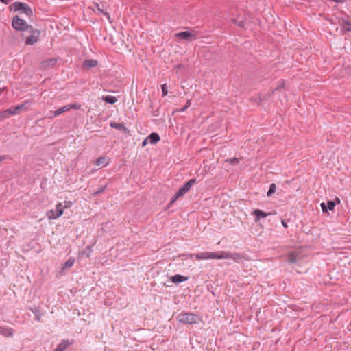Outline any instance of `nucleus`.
<instances>
[{
    "label": "nucleus",
    "instance_id": "15",
    "mask_svg": "<svg viewBox=\"0 0 351 351\" xmlns=\"http://www.w3.org/2000/svg\"><path fill=\"white\" fill-rule=\"evenodd\" d=\"M73 341H69V340H62L61 343H60L56 348L53 351H64L70 345H72Z\"/></svg>",
    "mask_w": 351,
    "mask_h": 351
},
{
    "label": "nucleus",
    "instance_id": "26",
    "mask_svg": "<svg viewBox=\"0 0 351 351\" xmlns=\"http://www.w3.org/2000/svg\"><path fill=\"white\" fill-rule=\"evenodd\" d=\"M341 26L346 32H351V22L348 19H341Z\"/></svg>",
    "mask_w": 351,
    "mask_h": 351
},
{
    "label": "nucleus",
    "instance_id": "8",
    "mask_svg": "<svg viewBox=\"0 0 351 351\" xmlns=\"http://www.w3.org/2000/svg\"><path fill=\"white\" fill-rule=\"evenodd\" d=\"M175 36L180 39L185 40L188 42H192L197 38V32L192 30L191 32H181L175 34Z\"/></svg>",
    "mask_w": 351,
    "mask_h": 351
},
{
    "label": "nucleus",
    "instance_id": "33",
    "mask_svg": "<svg viewBox=\"0 0 351 351\" xmlns=\"http://www.w3.org/2000/svg\"><path fill=\"white\" fill-rule=\"evenodd\" d=\"M161 88H162V97H165L167 95L168 93V86L167 85V84H164L162 85L161 86Z\"/></svg>",
    "mask_w": 351,
    "mask_h": 351
},
{
    "label": "nucleus",
    "instance_id": "22",
    "mask_svg": "<svg viewBox=\"0 0 351 351\" xmlns=\"http://www.w3.org/2000/svg\"><path fill=\"white\" fill-rule=\"evenodd\" d=\"M56 62H57V59L49 58V59L44 60L41 62V66L43 69H47V68H49L50 66L55 65Z\"/></svg>",
    "mask_w": 351,
    "mask_h": 351
},
{
    "label": "nucleus",
    "instance_id": "5",
    "mask_svg": "<svg viewBox=\"0 0 351 351\" xmlns=\"http://www.w3.org/2000/svg\"><path fill=\"white\" fill-rule=\"evenodd\" d=\"M12 26L17 31H26L32 27V25H29L25 20L22 19L19 16L13 17Z\"/></svg>",
    "mask_w": 351,
    "mask_h": 351
},
{
    "label": "nucleus",
    "instance_id": "46",
    "mask_svg": "<svg viewBox=\"0 0 351 351\" xmlns=\"http://www.w3.org/2000/svg\"><path fill=\"white\" fill-rule=\"evenodd\" d=\"M86 249H90V246H87Z\"/></svg>",
    "mask_w": 351,
    "mask_h": 351
},
{
    "label": "nucleus",
    "instance_id": "17",
    "mask_svg": "<svg viewBox=\"0 0 351 351\" xmlns=\"http://www.w3.org/2000/svg\"><path fill=\"white\" fill-rule=\"evenodd\" d=\"M0 334L5 337H10L13 336L14 330L10 328L0 326Z\"/></svg>",
    "mask_w": 351,
    "mask_h": 351
},
{
    "label": "nucleus",
    "instance_id": "31",
    "mask_svg": "<svg viewBox=\"0 0 351 351\" xmlns=\"http://www.w3.org/2000/svg\"><path fill=\"white\" fill-rule=\"evenodd\" d=\"M227 162L230 163L231 165H237L239 163V159L238 158H229L226 160Z\"/></svg>",
    "mask_w": 351,
    "mask_h": 351
},
{
    "label": "nucleus",
    "instance_id": "42",
    "mask_svg": "<svg viewBox=\"0 0 351 351\" xmlns=\"http://www.w3.org/2000/svg\"><path fill=\"white\" fill-rule=\"evenodd\" d=\"M147 140H149V138H147V137L144 139V141H143V143H142L143 146H145L147 143Z\"/></svg>",
    "mask_w": 351,
    "mask_h": 351
},
{
    "label": "nucleus",
    "instance_id": "29",
    "mask_svg": "<svg viewBox=\"0 0 351 351\" xmlns=\"http://www.w3.org/2000/svg\"><path fill=\"white\" fill-rule=\"evenodd\" d=\"M31 311L35 315L36 319L38 322H40V317H41V313H40V309L38 308H37V307L32 308H31Z\"/></svg>",
    "mask_w": 351,
    "mask_h": 351
},
{
    "label": "nucleus",
    "instance_id": "11",
    "mask_svg": "<svg viewBox=\"0 0 351 351\" xmlns=\"http://www.w3.org/2000/svg\"><path fill=\"white\" fill-rule=\"evenodd\" d=\"M287 258L289 263H296L301 258L300 252H290L287 254Z\"/></svg>",
    "mask_w": 351,
    "mask_h": 351
},
{
    "label": "nucleus",
    "instance_id": "39",
    "mask_svg": "<svg viewBox=\"0 0 351 351\" xmlns=\"http://www.w3.org/2000/svg\"><path fill=\"white\" fill-rule=\"evenodd\" d=\"M280 88L277 86L276 88H274V90H272L269 93H271V95L277 90H280Z\"/></svg>",
    "mask_w": 351,
    "mask_h": 351
},
{
    "label": "nucleus",
    "instance_id": "10",
    "mask_svg": "<svg viewBox=\"0 0 351 351\" xmlns=\"http://www.w3.org/2000/svg\"><path fill=\"white\" fill-rule=\"evenodd\" d=\"M271 97V93H267V94H258V96L257 98H251L250 100L255 102L258 106H262V102L269 100Z\"/></svg>",
    "mask_w": 351,
    "mask_h": 351
},
{
    "label": "nucleus",
    "instance_id": "9",
    "mask_svg": "<svg viewBox=\"0 0 351 351\" xmlns=\"http://www.w3.org/2000/svg\"><path fill=\"white\" fill-rule=\"evenodd\" d=\"M95 9H97L98 14H101L104 16H106L108 20L110 21V14L106 11L105 5L103 4H100L98 3H94V7L93 8V11L95 12Z\"/></svg>",
    "mask_w": 351,
    "mask_h": 351
},
{
    "label": "nucleus",
    "instance_id": "3",
    "mask_svg": "<svg viewBox=\"0 0 351 351\" xmlns=\"http://www.w3.org/2000/svg\"><path fill=\"white\" fill-rule=\"evenodd\" d=\"M178 321L182 324H197L199 320V317L191 313H182L178 316Z\"/></svg>",
    "mask_w": 351,
    "mask_h": 351
},
{
    "label": "nucleus",
    "instance_id": "13",
    "mask_svg": "<svg viewBox=\"0 0 351 351\" xmlns=\"http://www.w3.org/2000/svg\"><path fill=\"white\" fill-rule=\"evenodd\" d=\"M110 126L111 128L117 129L118 130L121 131V132H123L124 134H129L130 133V130H128V128H126L124 125L123 123L111 122L110 123Z\"/></svg>",
    "mask_w": 351,
    "mask_h": 351
},
{
    "label": "nucleus",
    "instance_id": "36",
    "mask_svg": "<svg viewBox=\"0 0 351 351\" xmlns=\"http://www.w3.org/2000/svg\"><path fill=\"white\" fill-rule=\"evenodd\" d=\"M285 85V82L283 80H281L280 82V84L278 86L280 88H283Z\"/></svg>",
    "mask_w": 351,
    "mask_h": 351
},
{
    "label": "nucleus",
    "instance_id": "2",
    "mask_svg": "<svg viewBox=\"0 0 351 351\" xmlns=\"http://www.w3.org/2000/svg\"><path fill=\"white\" fill-rule=\"evenodd\" d=\"M29 101H25V103L17 105L16 106H12L7 110L0 112V117L2 118H7L9 116L11 115H15L19 114L21 110H26L27 107L28 106Z\"/></svg>",
    "mask_w": 351,
    "mask_h": 351
},
{
    "label": "nucleus",
    "instance_id": "20",
    "mask_svg": "<svg viewBox=\"0 0 351 351\" xmlns=\"http://www.w3.org/2000/svg\"><path fill=\"white\" fill-rule=\"evenodd\" d=\"M188 280V277L180 274H176L171 277V280L175 284H179Z\"/></svg>",
    "mask_w": 351,
    "mask_h": 351
},
{
    "label": "nucleus",
    "instance_id": "34",
    "mask_svg": "<svg viewBox=\"0 0 351 351\" xmlns=\"http://www.w3.org/2000/svg\"><path fill=\"white\" fill-rule=\"evenodd\" d=\"M81 106H82L81 104H78V103L69 105V110L71 109V108H73V109H80Z\"/></svg>",
    "mask_w": 351,
    "mask_h": 351
},
{
    "label": "nucleus",
    "instance_id": "30",
    "mask_svg": "<svg viewBox=\"0 0 351 351\" xmlns=\"http://www.w3.org/2000/svg\"><path fill=\"white\" fill-rule=\"evenodd\" d=\"M276 190V184L274 183L271 184L269 186V189L267 193V196H269V197L271 196L275 193Z\"/></svg>",
    "mask_w": 351,
    "mask_h": 351
},
{
    "label": "nucleus",
    "instance_id": "18",
    "mask_svg": "<svg viewBox=\"0 0 351 351\" xmlns=\"http://www.w3.org/2000/svg\"><path fill=\"white\" fill-rule=\"evenodd\" d=\"M335 206V203L332 200L328 201L326 204L324 202L321 204V207L323 212H327L328 210H333Z\"/></svg>",
    "mask_w": 351,
    "mask_h": 351
},
{
    "label": "nucleus",
    "instance_id": "12",
    "mask_svg": "<svg viewBox=\"0 0 351 351\" xmlns=\"http://www.w3.org/2000/svg\"><path fill=\"white\" fill-rule=\"evenodd\" d=\"M98 62L94 59L86 60L82 63L83 70L87 71L91 68L97 66Z\"/></svg>",
    "mask_w": 351,
    "mask_h": 351
},
{
    "label": "nucleus",
    "instance_id": "37",
    "mask_svg": "<svg viewBox=\"0 0 351 351\" xmlns=\"http://www.w3.org/2000/svg\"><path fill=\"white\" fill-rule=\"evenodd\" d=\"M64 203H65V205H64V208L70 207L71 205L72 204V202L70 201H66Z\"/></svg>",
    "mask_w": 351,
    "mask_h": 351
},
{
    "label": "nucleus",
    "instance_id": "28",
    "mask_svg": "<svg viewBox=\"0 0 351 351\" xmlns=\"http://www.w3.org/2000/svg\"><path fill=\"white\" fill-rule=\"evenodd\" d=\"M68 110H69V105L64 106H63L62 108H60L57 109L54 112V116L55 117L59 116L61 114H62L63 112H64L66 111H68Z\"/></svg>",
    "mask_w": 351,
    "mask_h": 351
},
{
    "label": "nucleus",
    "instance_id": "40",
    "mask_svg": "<svg viewBox=\"0 0 351 351\" xmlns=\"http://www.w3.org/2000/svg\"><path fill=\"white\" fill-rule=\"evenodd\" d=\"M12 0H0L2 3L5 4H8L10 2H11Z\"/></svg>",
    "mask_w": 351,
    "mask_h": 351
},
{
    "label": "nucleus",
    "instance_id": "41",
    "mask_svg": "<svg viewBox=\"0 0 351 351\" xmlns=\"http://www.w3.org/2000/svg\"><path fill=\"white\" fill-rule=\"evenodd\" d=\"M187 109V106H183L182 108H180V110H178V111L179 112H184Z\"/></svg>",
    "mask_w": 351,
    "mask_h": 351
},
{
    "label": "nucleus",
    "instance_id": "45",
    "mask_svg": "<svg viewBox=\"0 0 351 351\" xmlns=\"http://www.w3.org/2000/svg\"><path fill=\"white\" fill-rule=\"evenodd\" d=\"M335 201H336L338 204H339V203H340V199H339L338 197H336V198H335Z\"/></svg>",
    "mask_w": 351,
    "mask_h": 351
},
{
    "label": "nucleus",
    "instance_id": "25",
    "mask_svg": "<svg viewBox=\"0 0 351 351\" xmlns=\"http://www.w3.org/2000/svg\"><path fill=\"white\" fill-rule=\"evenodd\" d=\"M102 100L110 104H114L117 101V97L111 95L103 96Z\"/></svg>",
    "mask_w": 351,
    "mask_h": 351
},
{
    "label": "nucleus",
    "instance_id": "43",
    "mask_svg": "<svg viewBox=\"0 0 351 351\" xmlns=\"http://www.w3.org/2000/svg\"><path fill=\"white\" fill-rule=\"evenodd\" d=\"M6 158L5 156H0V162Z\"/></svg>",
    "mask_w": 351,
    "mask_h": 351
},
{
    "label": "nucleus",
    "instance_id": "16",
    "mask_svg": "<svg viewBox=\"0 0 351 351\" xmlns=\"http://www.w3.org/2000/svg\"><path fill=\"white\" fill-rule=\"evenodd\" d=\"M270 213H265L261 210L259 209H255L252 212V215H254L256 217L255 221H258L261 218H264L269 215Z\"/></svg>",
    "mask_w": 351,
    "mask_h": 351
},
{
    "label": "nucleus",
    "instance_id": "35",
    "mask_svg": "<svg viewBox=\"0 0 351 351\" xmlns=\"http://www.w3.org/2000/svg\"><path fill=\"white\" fill-rule=\"evenodd\" d=\"M56 210H63V207L62 206V203L61 202H59L56 204Z\"/></svg>",
    "mask_w": 351,
    "mask_h": 351
},
{
    "label": "nucleus",
    "instance_id": "44",
    "mask_svg": "<svg viewBox=\"0 0 351 351\" xmlns=\"http://www.w3.org/2000/svg\"><path fill=\"white\" fill-rule=\"evenodd\" d=\"M190 105H191V101L188 100L185 106H187V108H188L190 106Z\"/></svg>",
    "mask_w": 351,
    "mask_h": 351
},
{
    "label": "nucleus",
    "instance_id": "1",
    "mask_svg": "<svg viewBox=\"0 0 351 351\" xmlns=\"http://www.w3.org/2000/svg\"><path fill=\"white\" fill-rule=\"evenodd\" d=\"M196 179H191L188 182H186L182 187L179 189V190L176 193V194L172 197L170 202L168 204V207L169 208L174 202L180 197L183 196L186 194L192 186L196 183Z\"/></svg>",
    "mask_w": 351,
    "mask_h": 351
},
{
    "label": "nucleus",
    "instance_id": "6",
    "mask_svg": "<svg viewBox=\"0 0 351 351\" xmlns=\"http://www.w3.org/2000/svg\"><path fill=\"white\" fill-rule=\"evenodd\" d=\"M191 258L193 256L197 259H223V256H220V252H204L198 254H191Z\"/></svg>",
    "mask_w": 351,
    "mask_h": 351
},
{
    "label": "nucleus",
    "instance_id": "21",
    "mask_svg": "<svg viewBox=\"0 0 351 351\" xmlns=\"http://www.w3.org/2000/svg\"><path fill=\"white\" fill-rule=\"evenodd\" d=\"M232 21L233 22L234 24H235L239 27H240L243 29H246L245 19H244V18L232 19Z\"/></svg>",
    "mask_w": 351,
    "mask_h": 351
},
{
    "label": "nucleus",
    "instance_id": "23",
    "mask_svg": "<svg viewBox=\"0 0 351 351\" xmlns=\"http://www.w3.org/2000/svg\"><path fill=\"white\" fill-rule=\"evenodd\" d=\"M149 143L154 145L156 144L160 139V137L158 133L152 132L148 136Z\"/></svg>",
    "mask_w": 351,
    "mask_h": 351
},
{
    "label": "nucleus",
    "instance_id": "19",
    "mask_svg": "<svg viewBox=\"0 0 351 351\" xmlns=\"http://www.w3.org/2000/svg\"><path fill=\"white\" fill-rule=\"evenodd\" d=\"M220 256H226L223 258H232L234 260L241 259L242 256L238 253L231 254L230 252H220Z\"/></svg>",
    "mask_w": 351,
    "mask_h": 351
},
{
    "label": "nucleus",
    "instance_id": "32",
    "mask_svg": "<svg viewBox=\"0 0 351 351\" xmlns=\"http://www.w3.org/2000/svg\"><path fill=\"white\" fill-rule=\"evenodd\" d=\"M106 188H107L106 185L99 187L96 191L93 193V195L96 196V195L103 193L106 190Z\"/></svg>",
    "mask_w": 351,
    "mask_h": 351
},
{
    "label": "nucleus",
    "instance_id": "38",
    "mask_svg": "<svg viewBox=\"0 0 351 351\" xmlns=\"http://www.w3.org/2000/svg\"><path fill=\"white\" fill-rule=\"evenodd\" d=\"M281 223H282V225L283 226V227L285 228H288L287 222L285 220L282 219Z\"/></svg>",
    "mask_w": 351,
    "mask_h": 351
},
{
    "label": "nucleus",
    "instance_id": "27",
    "mask_svg": "<svg viewBox=\"0 0 351 351\" xmlns=\"http://www.w3.org/2000/svg\"><path fill=\"white\" fill-rule=\"evenodd\" d=\"M75 262L73 258H69L63 265L62 269H67L71 267Z\"/></svg>",
    "mask_w": 351,
    "mask_h": 351
},
{
    "label": "nucleus",
    "instance_id": "14",
    "mask_svg": "<svg viewBox=\"0 0 351 351\" xmlns=\"http://www.w3.org/2000/svg\"><path fill=\"white\" fill-rule=\"evenodd\" d=\"M63 214V210H57L56 209V210H49L47 213V215L48 217V219H56L58 217H60V216H62V215Z\"/></svg>",
    "mask_w": 351,
    "mask_h": 351
},
{
    "label": "nucleus",
    "instance_id": "24",
    "mask_svg": "<svg viewBox=\"0 0 351 351\" xmlns=\"http://www.w3.org/2000/svg\"><path fill=\"white\" fill-rule=\"evenodd\" d=\"M95 164L97 166L106 167L108 164V158L104 157V156L99 157L96 160Z\"/></svg>",
    "mask_w": 351,
    "mask_h": 351
},
{
    "label": "nucleus",
    "instance_id": "7",
    "mask_svg": "<svg viewBox=\"0 0 351 351\" xmlns=\"http://www.w3.org/2000/svg\"><path fill=\"white\" fill-rule=\"evenodd\" d=\"M30 36L27 37L25 40V44L27 45H34L39 40L40 31L38 29L34 28L32 26L28 29Z\"/></svg>",
    "mask_w": 351,
    "mask_h": 351
},
{
    "label": "nucleus",
    "instance_id": "4",
    "mask_svg": "<svg viewBox=\"0 0 351 351\" xmlns=\"http://www.w3.org/2000/svg\"><path fill=\"white\" fill-rule=\"evenodd\" d=\"M9 8L10 10H13L14 12L22 10L23 13L29 17L33 16V11L32 8L25 3L16 1L11 4Z\"/></svg>",
    "mask_w": 351,
    "mask_h": 351
}]
</instances>
